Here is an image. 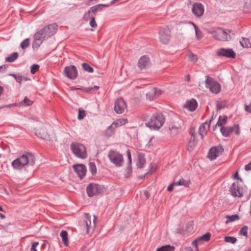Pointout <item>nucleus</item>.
<instances>
[{
	"mask_svg": "<svg viewBox=\"0 0 251 251\" xmlns=\"http://www.w3.org/2000/svg\"><path fill=\"white\" fill-rule=\"evenodd\" d=\"M57 26L56 24H52L46 26L41 30L44 34V36L48 38L52 36L56 32Z\"/></svg>",
	"mask_w": 251,
	"mask_h": 251,
	"instance_id": "nucleus-11",
	"label": "nucleus"
},
{
	"mask_svg": "<svg viewBox=\"0 0 251 251\" xmlns=\"http://www.w3.org/2000/svg\"><path fill=\"white\" fill-rule=\"evenodd\" d=\"M39 65L37 64H33L30 67V72L32 74H34L39 69Z\"/></svg>",
	"mask_w": 251,
	"mask_h": 251,
	"instance_id": "nucleus-48",
	"label": "nucleus"
},
{
	"mask_svg": "<svg viewBox=\"0 0 251 251\" xmlns=\"http://www.w3.org/2000/svg\"><path fill=\"white\" fill-rule=\"evenodd\" d=\"M193 25L194 27L195 30L196 35L198 39H201L202 38V32L199 30V28L197 27L196 24L193 23H191Z\"/></svg>",
	"mask_w": 251,
	"mask_h": 251,
	"instance_id": "nucleus-39",
	"label": "nucleus"
},
{
	"mask_svg": "<svg viewBox=\"0 0 251 251\" xmlns=\"http://www.w3.org/2000/svg\"><path fill=\"white\" fill-rule=\"evenodd\" d=\"M85 116V112L83 110H81L79 109L78 110V119L79 120H82L84 117Z\"/></svg>",
	"mask_w": 251,
	"mask_h": 251,
	"instance_id": "nucleus-52",
	"label": "nucleus"
},
{
	"mask_svg": "<svg viewBox=\"0 0 251 251\" xmlns=\"http://www.w3.org/2000/svg\"><path fill=\"white\" fill-rule=\"evenodd\" d=\"M241 45L243 48H251V37L250 38H244L240 41Z\"/></svg>",
	"mask_w": 251,
	"mask_h": 251,
	"instance_id": "nucleus-27",
	"label": "nucleus"
},
{
	"mask_svg": "<svg viewBox=\"0 0 251 251\" xmlns=\"http://www.w3.org/2000/svg\"><path fill=\"white\" fill-rule=\"evenodd\" d=\"M234 177L236 178H237L238 179L240 180V181H242V179L239 177L238 176V172H236L234 176Z\"/></svg>",
	"mask_w": 251,
	"mask_h": 251,
	"instance_id": "nucleus-59",
	"label": "nucleus"
},
{
	"mask_svg": "<svg viewBox=\"0 0 251 251\" xmlns=\"http://www.w3.org/2000/svg\"><path fill=\"white\" fill-rule=\"evenodd\" d=\"M162 91L160 90L157 89L155 88H153L146 94V97L147 99L150 100H154L156 96L160 95Z\"/></svg>",
	"mask_w": 251,
	"mask_h": 251,
	"instance_id": "nucleus-23",
	"label": "nucleus"
},
{
	"mask_svg": "<svg viewBox=\"0 0 251 251\" xmlns=\"http://www.w3.org/2000/svg\"><path fill=\"white\" fill-rule=\"evenodd\" d=\"M35 134L39 137L46 140H52L54 138V134L51 131H48L46 127L44 126L39 130H37Z\"/></svg>",
	"mask_w": 251,
	"mask_h": 251,
	"instance_id": "nucleus-9",
	"label": "nucleus"
},
{
	"mask_svg": "<svg viewBox=\"0 0 251 251\" xmlns=\"http://www.w3.org/2000/svg\"><path fill=\"white\" fill-rule=\"evenodd\" d=\"M205 83L206 87L208 88L212 93L217 94L220 92L221 85L214 78L206 76Z\"/></svg>",
	"mask_w": 251,
	"mask_h": 251,
	"instance_id": "nucleus-5",
	"label": "nucleus"
},
{
	"mask_svg": "<svg viewBox=\"0 0 251 251\" xmlns=\"http://www.w3.org/2000/svg\"><path fill=\"white\" fill-rule=\"evenodd\" d=\"M224 151L222 147H214L211 148L208 151L207 157L211 160L215 159Z\"/></svg>",
	"mask_w": 251,
	"mask_h": 251,
	"instance_id": "nucleus-15",
	"label": "nucleus"
},
{
	"mask_svg": "<svg viewBox=\"0 0 251 251\" xmlns=\"http://www.w3.org/2000/svg\"><path fill=\"white\" fill-rule=\"evenodd\" d=\"M128 121L126 118H121L113 122V126H115V127H118L122 126L125 125L127 123Z\"/></svg>",
	"mask_w": 251,
	"mask_h": 251,
	"instance_id": "nucleus-30",
	"label": "nucleus"
},
{
	"mask_svg": "<svg viewBox=\"0 0 251 251\" xmlns=\"http://www.w3.org/2000/svg\"><path fill=\"white\" fill-rule=\"evenodd\" d=\"M192 11L197 18H201L204 13V7L201 3L196 2L192 5Z\"/></svg>",
	"mask_w": 251,
	"mask_h": 251,
	"instance_id": "nucleus-13",
	"label": "nucleus"
},
{
	"mask_svg": "<svg viewBox=\"0 0 251 251\" xmlns=\"http://www.w3.org/2000/svg\"><path fill=\"white\" fill-rule=\"evenodd\" d=\"M230 192L234 197L241 198L244 195V190L239 186L238 182H234L230 187Z\"/></svg>",
	"mask_w": 251,
	"mask_h": 251,
	"instance_id": "nucleus-10",
	"label": "nucleus"
},
{
	"mask_svg": "<svg viewBox=\"0 0 251 251\" xmlns=\"http://www.w3.org/2000/svg\"><path fill=\"white\" fill-rule=\"evenodd\" d=\"M227 117L226 116H224L223 117L220 116L218 121L215 125V126H218L220 127L224 126L223 125H225L227 123Z\"/></svg>",
	"mask_w": 251,
	"mask_h": 251,
	"instance_id": "nucleus-33",
	"label": "nucleus"
},
{
	"mask_svg": "<svg viewBox=\"0 0 251 251\" xmlns=\"http://www.w3.org/2000/svg\"><path fill=\"white\" fill-rule=\"evenodd\" d=\"M127 155L128 161V164L129 165V167L128 168V170L129 171H130L131 170V164L132 159H131V155L130 150H127Z\"/></svg>",
	"mask_w": 251,
	"mask_h": 251,
	"instance_id": "nucleus-50",
	"label": "nucleus"
},
{
	"mask_svg": "<svg viewBox=\"0 0 251 251\" xmlns=\"http://www.w3.org/2000/svg\"><path fill=\"white\" fill-rule=\"evenodd\" d=\"M82 67H83V69L85 71H87L89 73H93L94 72V69L93 68L90 66L88 64L86 63H83L82 65Z\"/></svg>",
	"mask_w": 251,
	"mask_h": 251,
	"instance_id": "nucleus-42",
	"label": "nucleus"
},
{
	"mask_svg": "<svg viewBox=\"0 0 251 251\" xmlns=\"http://www.w3.org/2000/svg\"><path fill=\"white\" fill-rule=\"evenodd\" d=\"M171 38V31L168 26L160 27L159 30V39L162 44H167Z\"/></svg>",
	"mask_w": 251,
	"mask_h": 251,
	"instance_id": "nucleus-7",
	"label": "nucleus"
},
{
	"mask_svg": "<svg viewBox=\"0 0 251 251\" xmlns=\"http://www.w3.org/2000/svg\"><path fill=\"white\" fill-rule=\"evenodd\" d=\"M70 147L76 157L81 159H85L87 157L86 148L83 145L77 142H73Z\"/></svg>",
	"mask_w": 251,
	"mask_h": 251,
	"instance_id": "nucleus-4",
	"label": "nucleus"
},
{
	"mask_svg": "<svg viewBox=\"0 0 251 251\" xmlns=\"http://www.w3.org/2000/svg\"><path fill=\"white\" fill-rule=\"evenodd\" d=\"M35 160L33 154L26 152L14 159L12 162L11 165L14 169L20 170L26 166L34 165Z\"/></svg>",
	"mask_w": 251,
	"mask_h": 251,
	"instance_id": "nucleus-1",
	"label": "nucleus"
},
{
	"mask_svg": "<svg viewBox=\"0 0 251 251\" xmlns=\"http://www.w3.org/2000/svg\"><path fill=\"white\" fill-rule=\"evenodd\" d=\"M155 168H153V167H152V168L151 169V172H148V173L146 174V175H148V174H151V172H154V171H155Z\"/></svg>",
	"mask_w": 251,
	"mask_h": 251,
	"instance_id": "nucleus-61",
	"label": "nucleus"
},
{
	"mask_svg": "<svg viewBox=\"0 0 251 251\" xmlns=\"http://www.w3.org/2000/svg\"><path fill=\"white\" fill-rule=\"evenodd\" d=\"M64 72L65 75L69 78L74 79L77 76V69L73 65L66 67Z\"/></svg>",
	"mask_w": 251,
	"mask_h": 251,
	"instance_id": "nucleus-17",
	"label": "nucleus"
},
{
	"mask_svg": "<svg viewBox=\"0 0 251 251\" xmlns=\"http://www.w3.org/2000/svg\"><path fill=\"white\" fill-rule=\"evenodd\" d=\"M150 65V60L146 55L142 56L138 61V66L140 70L147 69Z\"/></svg>",
	"mask_w": 251,
	"mask_h": 251,
	"instance_id": "nucleus-22",
	"label": "nucleus"
},
{
	"mask_svg": "<svg viewBox=\"0 0 251 251\" xmlns=\"http://www.w3.org/2000/svg\"><path fill=\"white\" fill-rule=\"evenodd\" d=\"M193 133H194L195 134V131L193 129H191V130L190 131V134L192 136V134H193Z\"/></svg>",
	"mask_w": 251,
	"mask_h": 251,
	"instance_id": "nucleus-63",
	"label": "nucleus"
},
{
	"mask_svg": "<svg viewBox=\"0 0 251 251\" xmlns=\"http://www.w3.org/2000/svg\"><path fill=\"white\" fill-rule=\"evenodd\" d=\"M89 169L93 175H95L97 173V168L95 163L94 162H90L89 164Z\"/></svg>",
	"mask_w": 251,
	"mask_h": 251,
	"instance_id": "nucleus-40",
	"label": "nucleus"
},
{
	"mask_svg": "<svg viewBox=\"0 0 251 251\" xmlns=\"http://www.w3.org/2000/svg\"><path fill=\"white\" fill-rule=\"evenodd\" d=\"M0 217L1 219H4L5 218V216L4 214L0 213Z\"/></svg>",
	"mask_w": 251,
	"mask_h": 251,
	"instance_id": "nucleus-62",
	"label": "nucleus"
},
{
	"mask_svg": "<svg viewBox=\"0 0 251 251\" xmlns=\"http://www.w3.org/2000/svg\"><path fill=\"white\" fill-rule=\"evenodd\" d=\"M197 141L196 140L195 135L194 133L192 134V137L189 141V144L187 147V150L189 151H191L193 150L197 144Z\"/></svg>",
	"mask_w": 251,
	"mask_h": 251,
	"instance_id": "nucleus-26",
	"label": "nucleus"
},
{
	"mask_svg": "<svg viewBox=\"0 0 251 251\" xmlns=\"http://www.w3.org/2000/svg\"><path fill=\"white\" fill-rule=\"evenodd\" d=\"M165 122V118L161 113H155L146 120L145 125L151 130L160 129Z\"/></svg>",
	"mask_w": 251,
	"mask_h": 251,
	"instance_id": "nucleus-2",
	"label": "nucleus"
},
{
	"mask_svg": "<svg viewBox=\"0 0 251 251\" xmlns=\"http://www.w3.org/2000/svg\"><path fill=\"white\" fill-rule=\"evenodd\" d=\"M175 186V185L174 184V183L169 185L167 188L168 191L169 192H171L173 190L174 187Z\"/></svg>",
	"mask_w": 251,
	"mask_h": 251,
	"instance_id": "nucleus-57",
	"label": "nucleus"
},
{
	"mask_svg": "<svg viewBox=\"0 0 251 251\" xmlns=\"http://www.w3.org/2000/svg\"><path fill=\"white\" fill-rule=\"evenodd\" d=\"M18 57V53L16 52H13L9 56L6 57L5 61L7 62H14Z\"/></svg>",
	"mask_w": 251,
	"mask_h": 251,
	"instance_id": "nucleus-35",
	"label": "nucleus"
},
{
	"mask_svg": "<svg viewBox=\"0 0 251 251\" xmlns=\"http://www.w3.org/2000/svg\"><path fill=\"white\" fill-rule=\"evenodd\" d=\"M175 247L171 245H165L158 248L156 251H175Z\"/></svg>",
	"mask_w": 251,
	"mask_h": 251,
	"instance_id": "nucleus-34",
	"label": "nucleus"
},
{
	"mask_svg": "<svg viewBox=\"0 0 251 251\" xmlns=\"http://www.w3.org/2000/svg\"><path fill=\"white\" fill-rule=\"evenodd\" d=\"M225 241L226 243L235 244L236 242L237 239L234 237L226 236L225 237Z\"/></svg>",
	"mask_w": 251,
	"mask_h": 251,
	"instance_id": "nucleus-46",
	"label": "nucleus"
},
{
	"mask_svg": "<svg viewBox=\"0 0 251 251\" xmlns=\"http://www.w3.org/2000/svg\"><path fill=\"white\" fill-rule=\"evenodd\" d=\"M15 80L19 83H21L22 81H28L29 80V78L26 76H22L20 75H18L15 78Z\"/></svg>",
	"mask_w": 251,
	"mask_h": 251,
	"instance_id": "nucleus-44",
	"label": "nucleus"
},
{
	"mask_svg": "<svg viewBox=\"0 0 251 251\" xmlns=\"http://www.w3.org/2000/svg\"><path fill=\"white\" fill-rule=\"evenodd\" d=\"M217 54L219 56H225L232 58H235V53L231 49L221 48L217 51Z\"/></svg>",
	"mask_w": 251,
	"mask_h": 251,
	"instance_id": "nucleus-18",
	"label": "nucleus"
},
{
	"mask_svg": "<svg viewBox=\"0 0 251 251\" xmlns=\"http://www.w3.org/2000/svg\"><path fill=\"white\" fill-rule=\"evenodd\" d=\"M212 120L213 117H212L208 122L206 121L200 126L199 128V133L201 139H203L204 136L206 135L207 130L209 129L211 122Z\"/></svg>",
	"mask_w": 251,
	"mask_h": 251,
	"instance_id": "nucleus-19",
	"label": "nucleus"
},
{
	"mask_svg": "<svg viewBox=\"0 0 251 251\" xmlns=\"http://www.w3.org/2000/svg\"><path fill=\"white\" fill-rule=\"evenodd\" d=\"M188 58L190 61L193 62H196L198 60V57L197 55L194 54L192 52L189 53Z\"/></svg>",
	"mask_w": 251,
	"mask_h": 251,
	"instance_id": "nucleus-49",
	"label": "nucleus"
},
{
	"mask_svg": "<svg viewBox=\"0 0 251 251\" xmlns=\"http://www.w3.org/2000/svg\"><path fill=\"white\" fill-rule=\"evenodd\" d=\"M243 11L245 13L251 12V1L250 0H247L243 6Z\"/></svg>",
	"mask_w": 251,
	"mask_h": 251,
	"instance_id": "nucleus-38",
	"label": "nucleus"
},
{
	"mask_svg": "<svg viewBox=\"0 0 251 251\" xmlns=\"http://www.w3.org/2000/svg\"><path fill=\"white\" fill-rule=\"evenodd\" d=\"M73 169L80 179L85 176L86 168L83 164H76L73 166Z\"/></svg>",
	"mask_w": 251,
	"mask_h": 251,
	"instance_id": "nucleus-20",
	"label": "nucleus"
},
{
	"mask_svg": "<svg viewBox=\"0 0 251 251\" xmlns=\"http://www.w3.org/2000/svg\"><path fill=\"white\" fill-rule=\"evenodd\" d=\"M245 169L246 171L251 170V161L249 164H248L247 165H245Z\"/></svg>",
	"mask_w": 251,
	"mask_h": 251,
	"instance_id": "nucleus-58",
	"label": "nucleus"
},
{
	"mask_svg": "<svg viewBox=\"0 0 251 251\" xmlns=\"http://www.w3.org/2000/svg\"><path fill=\"white\" fill-rule=\"evenodd\" d=\"M91 13H92L91 12L90 10L89 11H88L87 12H86V13H85L84 16H83V19L86 21H88L90 19H91V16H90Z\"/></svg>",
	"mask_w": 251,
	"mask_h": 251,
	"instance_id": "nucleus-55",
	"label": "nucleus"
},
{
	"mask_svg": "<svg viewBox=\"0 0 251 251\" xmlns=\"http://www.w3.org/2000/svg\"><path fill=\"white\" fill-rule=\"evenodd\" d=\"M97 221V218L94 216L93 222L92 223L91 216L89 214L86 213L85 214V225L86 228V232L89 233L91 230H93L96 226V222Z\"/></svg>",
	"mask_w": 251,
	"mask_h": 251,
	"instance_id": "nucleus-12",
	"label": "nucleus"
},
{
	"mask_svg": "<svg viewBox=\"0 0 251 251\" xmlns=\"http://www.w3.org/2000/svg\"><path fill=\"white\" fill-rule=\"evenodd\" d=\"M42 41L38 39H35L34 38V41L32 44V47L34 50L36 49L37 50L39 47L40 46V45L42 44Z\"/></svg>",
	"mask_w": 251,
	"mask_h": 251,
	"instance_id": "nucleus-41",
	"label": "nucleus"
},
{
	"mask_svg": "<svg viewBox=\"0 0 251 251\" xmlns=\"http://www.w3.org/2000/svg\"><path fill=\"white\" fill-rule=\"evenodd\" d=\"M171 134L176 135L178 133L181 129L180 125H174L169 127Z\"/></svg>",
	"mask_w": 251,
	"mask_h": 251,
	"instance_id": "nucleus-29",
	"label": "nucleus"
},
{
	"mask_svg": "<svg viewBox=\"0 0 251 251\" xmlns=\"http://www.w3.org/2000/svg\"><path fill=\"white\" fill-rule=\"evenodd\" d=\"M99 89V86H95L94 87H87L85 88V91L87 92H91L92 91H94L96 90H97Z\"/></svg>",
	"mask_w": 251,
	"mask_h": 251,
	"instance_id": "nucleus-54",
	"label": "nucleus"
},
{
	"mask_svg": "<svg viewBox=\"0 0 251 251\" xmlns=\"http://www.w3.org/2000/svg\"><path fill=\"white\" fill-rule=\"evenodd\" d=\"M60 235L62 238V242L65 246H68V233L66 230H62Z\"/></svg>",
	"mask_w": 251,
	"mask_h": 251,
	"instance_id": "nucleus-32",
	"label": "nucleus"
},
{
	"mask_svg": "<svg viewBox=\"0 0 251 251\" xmlns=\"http://www.w3.org/2000/svg\"><path fill=\"white\" fill-rule=\"evenodd\" d=\"M225 218H227V220L225 222L226 224H228L230 222H234L240 219V217L238 214H234L231 216L226 215Z\"/></svg>",
	"mask_w": 251,
	"mask_h": 251,
	"instance_id": "nucleus-31",
	"label": "nucleus"
},
{
	"mask_svg": "<svg viewBox=\"0 0 251 251\" xmlns=\"http://www.w3.org/2000/svg\"><path fill=\"white\" fill-rule=\"evenodd\" d=\"M90 25L92 27H96L97 26V24L95 22V17L93 15H91Z\"/></svg>",
	"mask_w": 251,
	"mask_h": 251,
	"instance_id": "nucleus-53",
	"label": "nucleus"
},
{
	"mask_svg": "<svg viewBox=\"0 0 251 251\" xmlns=\"http://www.w3.org/2000/svg\"><path fill=\"white\" fill-rule=\"evenodd\" d=\"M198 106L197 101L192 99L190 100L187 101L185 105V107L187 108L189 111H194Z\"/></svg>",
	"mask_w": 251,
	"mask_h": 251,
	"instance_id": "nucleus-24",
	"label": "nucleus"
},
{
	"mask_svg": "<svg viewBox=\"0 0 251 251\" xmlns=\"http://www.w3.org/2000/svg\"><path fill=\"white\" fill-rule=\"evenodd\" d=\"M88 196L92 197L95 195L101 194L103 192L102 187L96 183H90L86 188Z\"/></svg>",
	"mask_w": 251,
	"mask_h": 251,
	"instance_id": "nucleus-8",
	"label": "nucleus"
},
{
	"mask_svg": "<svg viewBox=\"0 0 251 251\" xmlns=\"http://www.w3.org/2000/svg\"><path fill=\"white\" fill-rule=\"evenodd\" d=\"M107 156L110 162L117 167H121L123 166L124 162V157L120 152L115 150H110Z\"/></svg>",
	"mask_w": 251,
	"mask_h": 251,
	"instance_id": "nucleus-3",
	"label": "nucleus"
},
{
	"mask_svg": "<svg viewBox=\"0 0 251 251\" xmlns=\"http://www.w3.org/2000/svg\"><path fill=\"white\" fill-rule=\"evenodd\" d=\"M44 34L43 31L41 29L35 33L34 38L42 40L43 42L44 39L47 38V37L44 36Z\"/></svg>",
	"mask_w": 251,
	"mask_h": 251,
	"instance_id": "nucleus-37",
	"label": "nucleus"
},
{
	"mask_svg": "<svg viewBox=\"0 0 251 251\" xmlns=\"http://www.w3.org/2000/svg\"><path fill=\"white\" fill-rule=\"evenodd\" d=\"M248 227L247 226H243L239 232L240 235H243L246 237L248 236Z\"/></svg>",
	"mask_w": 251,
	"mask_h": 251,
	"instance_id": "nucleus-43",
	"label": "nucleus"
},
{
	"mask_svg": "<svg viewBox=\"0 0 251 251\" xmlns=\"http://www.w3.org/2000/svg\"><path fill=\"white\" fill-rule=\"evenodd\" d=\"M126 108V102L122 98L118 99L114 104V110L117 114L123 113Z\"/></svg>",
	"mask_w": 251,
	"mask_h": 251,
	"instance_id": "nucleus-14",
	"label": "nucleus"
},
{
	"mask_svg": "<svg viewBox=\"0 0 251 251\" xmlns=\"http://www.w3.org/2000/svg\"><path fill=\"white\" fill-rule=\"evenodd\" d=\"M220 131L222 135L225 137H230L233 131H235L237 135L240 134V126L238 124H234L231 126H222L220 127Z\"/></svg>",
	"mask_w": 251,
	"mask_h": 251,
	"instance_id": "nucleus-6",
	"label": "nucleus"
},
{
	"mask_svg": "<svg viewBox=\"0 0 251 251\" xmlns=\"http://www.w3.org/2000/svg\"><path fill=\"white\" fill-rule=\"evenodd\" d=\"M29 45V39L26 38L22 42L20 46L22 49H25L27 48Z\"/></svg>",
	"mask_w": 251,
	"mask_h": 251,
	"instance_id": "nucleus-47",
	"label": "nucleus"
},
{
	"mask_svg": "<svg viewBox=\"0 0 251 251\" xmlns=\"http://www.w3.org/2000/svg\"><path fill=\"white\" fill-rule=\"evenodd\" d=\"M38 242L33 243L31 248V251H37V250H36V247L38 245Z\"/></svg>",
	"mask_w": 251,
	"mask_h": 251,
	"instance_id": "nucleus-56",
	"label": "nucleus"
},
{
	"mask_svg": "<svg viewBox=\"0 0 251 251\" xmlns=\"http://www.w3.org/2000/svg\"><path fill=\"white\" fill-rule=\"evenodd\" d=\"M145 163V159L144 158H140L137 163V166L138 168H142L144 166Z\"/></svg>",
	"mask_w": 251,
	"mask_h": 251,
	"instance_id": "nucleus-51",
	"label": "nucleus"
},
{
	"mask_svg": "<svg viewBox=\"0 0 251 251\" xmlns=\"http://www.w3.org/2000/svg\"><path fill=\"white\" fill-rule=\"evenodd\" d=\"M18 75L17 74H8V75L9 76H13L15 79L16 78V77Z\"/></svg>",
	"mask_w": 251,
	"mask_h": 251,
	"instance_id": "nucleus-60",
	"label": "nucleus"
},
{
	"mask_svg": "<svg viewBox=\"0 0 251 251\" xmlns=\"http://www.w3.org/2000/svg\"><path fill=\"white\" fill-rule=\"evenodd\" d=\"M210 237L211 234L209 232H207L194 240L192 244L197 247L199 245H201L204 242L209 241Z\"/></svg>",
	"mask_w": 251,
	"mask_h": 251,
	"instance_id": "nucleus-21",
	"label": "nucleus"
},
{
	"mask_svg": "<svg viewBox=\"0 0 251 251\" xmlns=\"http://www.w3.org/2000/svg\"><path fill=\"white\" fill-rule=\"evenodd\" d=\"M108 6H109V4H99L91 7L89 10L92 14L96 15L97 12L102 10L103 7Z\"/></svg>",
	"mask_w": 251,
	"mask_h": 251,
	"instance_id": "nucleus-25",
	"label": "nucleus"
},
{
	"mask_svg": "<svg viewBox=\"0 0 251 251\" xmlns=\"http://www.w3.org/2000/svg\"><path fill=\"white\" fill-rule=\"evenodd\" d=\"M117 127H115V126H113V124L112 123L110 126H109L105 131V136L107 137H110L112 136L115 133V129Z\"/></svg>",
	"mask_w": 251,
	"mask_h": 251,
	"instance_id": "nucleus-28",
	"label": "nucleus"
},
{
	"mask_svg": "<svg viewBox=\"0 0 251 251\" xmlns=\"http://www.w3.org/2000/svg\"><path fill=\"white\" fill-rule=\"evenodd\" d=\"M21 105L23 106H30L32 105V101L29 100L27 97H25L24 100L21 102Z\"/></svg>",
	"mask_w": 251,
	"mask_h": 251,
	"instance_id": "nucleus-45",
	"label": "nucleus"
},
{
	"mask_svg": "<svg viewBox=\"0 0 251 251\" xmlns=\"http://www.w3.org/2000/svg\"><path fill=\"white\" fill-rule=\"evenodd\" d=\"M6 69V67L5 65H3V66H0V71L1 70V69H3V70H5Z\"/></svg>",
	"mask_w": 251,
	"mask_h": 251,
	"instance_id": "nucleus-64",
	"label": "nucleus"
},
{
	"mask_svg": "<svg viewBox=\"0 0 251 251\" xmlns=\"http://www.w3.org/2000/svg\"><path fill=\"white\" fill-rule=\"evenodd\" d=\"M190 181L186 180L183 178L179 179L178 181L174 182L175 186L181 185L185 187H188L189 185Z\"/></svg>",
	"mask_w": 251,
	"mask_h": 251,
	"instance_id": "nucleus-36",
	"label": "nucleus"
},
{
	"mask_svg": "<svg viewBox=\"0 0 251 251\" xmlns=\"http://www.w3.org/2000/svg\"><path fill=\"white\" fill-rule=\"evenodd\" d=\"M213 35L215 39L222 41H226L228 40L227 33L222 28H218L213 32Z\"/></svg>",
	"mask_w": 251,
	"mask_h": 251,
	"instance_id": "nucleus-16",
	"label": "nucleus"
}]
</instances>
